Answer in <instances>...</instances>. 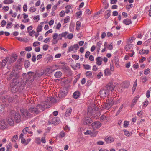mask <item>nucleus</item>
<instances>
[{
  "mask_svg": "<svg viewBox=\"0 0 151 151\" xmlns=\"http://www.w3.org/2000/svg\"><path fill=\"white\" fill-rule=\"evenodd\" d=\"M20 112L23 117L25 119H27L32 116L31 114L25 109L23 108L21 109Z\"/></svg>",
  "mask_w": 151,
  "mask_h": 151,
  "instance_id": "nucleus-1",
  "label": "nucleus"
},
{
  "mask_svg": "<svg viewBox=\"0 0 151 151\" xmlns=\"http://www.w3.org/2000/svg\"><path fill=\"white\" fill-rule=\"evenodd\" d=\"M10 115L14 116V118L16 122H19L21 120V116L19 112H16L12 110L10 112Z\"/></svg>",
  "mask_w": 151,
  "mask_h": 151,
  "instance_id": "nucleus-2",
  "label": "nucleus"
},
{
  "mask_svg": "<svg viewBox=\"0 0 151 151\" xmlns=\"http://www.w3.org/2000/svg\"><path fill=\"white\" fill-rule=\"evenodd\" d=\"M18 84H19V83L17 81H13L10 84V86L12 88L11 90L14 93L18 90Z\"/></svg>",
  "mask_w": 151,
  "mask_h": 151,
  "instance_id": "nucleus-3",
  "label": "nucleus"
},
{
  "mask_svg": "<svg viewBox=\"0 0 151 151\" xmlns=\"http://www.w3.org/2000/svg\"><path fill=\"white\" fill-rule=\"evenodd\" d=\"M8 127V124L5 122L4 119H0V128L3 129Z\"/></svg>",
  "mask_w": 151,
  "mask_h": 151,
  "instance_id": "nucleus-4",
  "label": "nucleus"
},
{
  "mask_svg": "<svg viewBox=\"0 0 151 151\" xmlns=\"http://www.w3.org/2000/svg\"><path fill=\"white\" fill-rule=\"evenodd\" d=\"M67 90L66 89L61 88L60 91L58 96L60 98L64 97L67 95Z\"/></svg>",
  "mask_w": 151,
  "mask_h": 151,
  "instance_id": "nucleus-5",
  "label": "nucleus"
},
{
  "mask_svg": "<svg viewBox=\"0 0 151 151\" xmlns=\"http://www.w3.org/2000/svg\"><path fill=\"white\" fill-rule=\"evenodd\" d=\"M47 103L46 101L40 102L39 104H38V109L42 110V111H44L47 108L46 106L47 105Z\"/></svg>",
  "mask_w": 151,
  "mask_h": 151,
  "instance_id": "nucleus-6",
  "label": "nucleus"
},
{
  "mask_svg": "<svg viewBox=\"0 0 151 151\" xmlns=\"http://www.w3.org/2000/svg\"><path fill=\"white\" fill-rule=\"evenodd\" d=\"M7 61L9 63H12L14 62L17 58V56L16 55H12L9 57L7 58Z\"/></svg>",
  "mask_w": 151,
  "mask_h": 151,
  "instance_id": "nucleus-7",
  "label": "nucleus"
},
{
  "mask_svg": "<svg viewBox=\"0 0 151 151\" xmlns=\"http://www.w3.org/2000/svg\"><path fill=\"white\" fill-rule=\"evenodd\" d=\"M93 129H99L101 126V124L99 122H96L93 123L91 124Z\"/></svg>",
  "mask_w": 151,
  "mask_h": 151,
  "instance_id": "nucleus-8",
  "label": "nucleus"
},
{
  "mask_svg": "<svg viewBox=\"0 0 151 151\" xmlns=\"http://www.w3.org/2000/svg\"><path fill=\"white\" fill-rule=\"evenodd\" d=\"M92 122V121L91 118L88 117L84 118L83 120V123L85 125L89 124Z\"/></svg>",
  "mask_w": 151,
  "mask_h": 151,
  "instance_id": "nucleus-9",
  "label": "nucleus"
},
{
  "mask_svg": "<svg viewBox=\"0 0 151 151\" xmlns=\"http://www.w3.org/2000/svg\"><path fill=\"white\" fill-rule=\"evenodd\" d=\"M107 92L106 89L103 88L102 89L100 90L98 93L101 95V96L102 97H105L106 96Z\"/></svg>",
  "mask_w": 151,
  "mask_h": 151,
  "instance_id": "nucleus-10",
  "label": "nucleus"
},
{
  "mask_svg": "<svg viewBox=\"0 0 151 151\" xmlns=\"http://www.w3.org/2000/svg\"><path fill=\"white\" fill-rule=\"evenodd\" d=\"M114 103V102L113 101L112 99H108L106 101V104H105L106 108H107L108 106L110 107L112 106Z\"/></svg>",
  "mask_w": 151,
  "mask_h": 151,
  "instance_id": "nucleus-11",
  "label": "nucleus"
},
{
  "mask_svg": "<svg viewBox=\"0 0 151 151\" xmlns=\"http://www.w3.org/2000/svg\"><path fill=\"white\" fill-rule=\"evenodd\" d=\"M112 86L113 84L112 83H109L104 88L106 89L108 92L111 90L112 91L114 90V88H112Z\"/></svg>",
  "mask_w": 151,
  "mask_h": 151,
  "instance_id": "nucleus-12",
  "label": "nucleus"
},
{
  "mask_svg": "<svg viewBox=\"0 0 151 151\" xmlns=\"http://www.w3.org/2000/svg\"><path fill=\"white\" fill-rule=\"evenodd\" d=\"M6 121L8 124L10 126H13L14 124V119L11 116L6 119Z\"/></svg>",
  "mask_w": 151,
  "mask_h": 151,
  "instance_id": "nucleus-13",
  "label": "nucleus"
},
{
  "mask_svg": "<svg viewBox=\"0 0 151 151\" xmlns=\"http://www.w3.org/2000/svg\"><path fill=\"white\" fill-rule=\"evenodd\" d=\"M105 141L107 143H110L113 142L114 140L113 137L107 136L105 137Z\"/></svg>",
  "mask_w": 151,
  "mask_h": 151,
  "instance_id": "nucleus-14",
  "label": "nucleus"
},
{
  "mask_svg": "<svg viewBox=\"0 0 151 151\" xmlns=\"http://www.w3.org/2000/svg\"><path fill=\"white\" fill-rule=\"evenodd\" d=\"M29 111L35 115L37 114V109L36 108L31 107L29 109Z\"/></svg>",
  "mask_w": 151,
  "mask_h": 151,
  "instance_id": "nucleus-15",
  "label": "nucleus"
},
{
  "mask_svg": "<svg viewBox=\"0 0 151 151\" xmlns=\"http://www.w3.org/2000/svg\"><path fill=\"white\" fill-rule=\"evenodd\" d=\"M103 58L101 57H98L96 59V64L99 66L100 65L102 64Z\"/></svg>",
  "mask_w": 151,
  "mask_h": 151,
  "instance_id": "nucleus-16",
  "label": "nucleus"
},
{
  "mask_svg": "<svg viewBox=\"0 0 151 151\" xmlns=\"http://www.w3.org/2000/svg\"><path fill=\"white\" fill-rule=\"evenodd\" d=\"M139 98V95H137L134 98L132 101V104H131V106L132 107L134 105V104L137 101L138 99Z\"/></svg>",
  "mask_w": 151,
  "mask_h": 151,
  "instance_id": "nucleus-17",
  "label": "nucleus"
},
{
  "mask_svg": "<svg viewBox=\"0 0 151 151\" xmlns=\"http://www.w3.org/2000/svg\"><path fill=\"white\" fill-rule=\"evenodd\" d=\"M123 22L124 24L126 25H129L132 24V22L131 20L128 19H124Z\"/></svg>",
  "mask_w": 151,
  "mask_h": 151,
  "instance_id": "nucleus-18",
  "label": "nucleus"
},
{
  "mask_svg": "<svg viewBox=\"0 0 151 151\" xmlns=\"http://www.w3.org/2000/svg\"><path fill=\"white\" fill-rule=\"evenodd\" d=\"M80 95V92L78 91H76L73 93V96L75 99H77L79 97Z\"/></svg>",
  "mask_w": 151,
  "mask_h": 151,
  "instance_id": "nucleus-19",
  "label": "nucleus"
},
{
  "mask_svg": "<svg viewBox=\"0 0 151 151\" xmlns=\"http://www.w3.org/2000/svg\"><path fill=\"white\" fill-rule=\"evenodd\" d=\"M62 75V73L60 71H58L55 72L54 76L56 78H60Z\"/></svg>",
  "mask_w": 151,
  "mask_h": 151,
  "instance_id": "nucleus-20",
  "label": "nucleus"
},
{
  "mask_svg": "<svg viewBox=\"0 0 151 151\" xmlns=\"http://www.w3.org/2000/svg\"><path fill=\"white\" fill-rule=\"evenodd\" d=\"M72 109L71 108H70L67 109L65 113V116L66 117L68 116L71 114V113L72 111Z\"/></svg>",
  "mask_w": 151,
  "mask_h": 151,
  "instance_id": "nucleus-21",
  "label": "nucleus"
},
{
  "mask_svg": "<svg viewBox=\"0 0 151 151\" xmlns=\"http://www.w3.org/2000/svg\"><path fill=\"white\" fill-rule=\"evenodd\" d=\"M104 73L106 76H110L111 74V73L109 68H106L104 70Z\"/></svg>",
  "mask_w": 151,
  "mask_h": 151,
  "instance_id": "nucleus-22",
  "label": "nucleus"
},
{
  "mask_svg": "<svg viewBox=\"0 0 151 151\" xmlns=\"http://www.w3.org/2000/svg\"><path fill=\"white\" fill-rule=\"evenodd\" d=\"M106 14L105 16V18L106 19H108L110 16L111 11L110 10H108L105 12Z\"/></svg>",
  "mask_w": 151,
  "mask_h": 151,
  "instance_id": "nucleus-23",
  "label": "nucleus"
},
{
  "mask_svg": "<svg viewBox=\"0 0 151 151\" xmlns=\"http://www.w3.org/2000/svg\"><path fill=\"white\" fill-rule=\"evenodd\" d=\"M30 65V62L29 60H26L24 61V65L26 68H27L29 67Z\"/></svg>",
  "mask_w": 151,
  "mask_h": 151,
  "instance_id": "nucleus-24",
  "label": "nucleus"
},
{
  "mask_svg": "<svg viewBox=\"0 0 151 151\" xmlns=\"http://www.w3.org/2000/svg\"><path fill=\"white\" fill-rule=\"evenodd\" d=\"M72 8V7L70 5H68L66 6L65 7V13L67 14L69 13L70 12V9H71Z\"/></svg>",
  "mask_w": 151,
  "mask_h": 151,
  "instance_id": "nucleus-25",
  "label": "nucleus"
},
{
  "mask_svg": "<svg viewBox=\"0 0 151 151\" xmlns=\"http://www.w3.org/2000/svg\"><path fill=\"white\" fill-rule=\"evenodd\" d=\"M6 147V151H11L12 148V147L11 144V143H9L8 145H7Z\"/></svg>",
  "mask_w": 151,
  "mask_h": 151,
  "instance_id": "nucleus-26",
  "label": "nucleus"
},
{
  "mask_svg": "<svg viewBox=\"0 0 151 151\" xmlns=\"http://www.w3.org/2000/svg\"><path fill=\"white\" fill-rule=\"evenodd\" d=\"M29 33V35L31 36H35V37L36 38L37 37V35H36V32L34 30H32L29 32H28Z\"/></svg>",
  "mask_w": 151,
  "mask_h": 151,
  "instance_id": "nucleus-27",
  "label": "nucleus"
},
{
  "mask_svg": "<svg viewBox=\"0 0 151 151\" xmlns=\"http://www.w3.org/2000/svg\"><path fill=\"white\" fill-rule=\"evenodd\" d=\"M14 1L12 0H4L3 1V3L5 4H8L13 2Z\"/></svg>",
  "mask_w": 151,
  "mask_h": 151,
  "instance_id": "nucleus-28",
  "label": "nucleus"
},
{
  "mask_svg": "<svg viewBox=\"0 0 151 151\" xmlns=\"http://www.w3.org/2000/svg\"><path fill=\"white\" fill-rule=\"evenodd\" d=\"M45 72H46V74L47 75H50L52 73L51 70L49 68H46L45 70Z\"/></svg>",
  "mask_w": 151,
  "mask_h": 151,
  "instance_id": "nucleus-29",
  "label": "nucleus"
},
{
  "mask_svg": "<svg viewBox=\"0 0 151 151\" xmlns=\"http://www.w3.org/2000/svg\"><path fill=\"white\" fill-rule=\"evenodd\" d=\"M27 74L29 76V79H28L26 80L27 81H29V79L32 76H34V73L33 72H32V71H30V72H28Z\"/></svg>",
  "mask_w": 151,
  "mask_h": 151,
  "instance_id": "nucleus-30",
  "label": "nucleus"
},
{
  "mask_svg": "<svg viewBox=\"0 0 151 151\" xmlns=\"http://www.w3.org/2000/svg\"><path fill=\"white\" fill-rule=\"evenodd\" d=\"M148 52L149 51L148 50H145L142 49V50H140L139 51V53L140 54H144L145 53L147 54L148 53Z\"/></svg>",
  "mask_w": 151,
  "mask_h": 151,
  "instance_id": "nucleus-31",
  "label": "nucleus"
},
{
  "mask_svg": "<svg viewBox=\"0 0 151 151\" xmlns=\"http://www.w3.org/2000/svg\"><path fill=\"white\" fill-rule=\"evenodd\" d=\"M140 79L143 83H145L146 82L147 80V77L146 76H142L141 77Z\"/></svg>",
  "mask_w": 151,
  "mask_h": 151,
  "instance_id": "nucleus-32",
  "label": "nucleus"
},
{
  "mask_svg": "<svg viewBox=\"0 0 151 151\" xmlns=\"http://www.w3.org/2000/svg\"><path fill=\"white\" fill-rule=\"evenodd\" d=\"M81 23L80 21H78L76 23V29L77 30H78L80 29L81 27Z\"/></svg>",
  "mask_w": 151,
  "mask_h": 151,
  "instance_id": "nucleus-33",
  "label": "nucleus"
},
{
  "mask_svg": "<svg viewBox=\"0 0 151 151\" xmlns=\"http://www.w3.org/2000/svg\"><path fill=\"white\" fill-rule=\"evenodd\" d=\"M8 61L7 58H6L5 59L3 60L2 61L1 65L3 66H5Z\"/></svg>",
  "mask_w": 151,
  "mask_h": 151,
  "instance_id": "nucleus-34",
  "label": "nucleus"
},
{
  "mask_svg": "<svg viewBox=\"0 0 151 151\" xmlns=\"http://www.w3.org/2000/svg\"><path fill=\"white\" fill-rule=\"evenodd\" d=\"M70 20V17L69 16H67L65 19L64 20V22L65 23H66L69 22Z\"/></svg>",
  "mask_w": 151,
  "mask_h": 151,
  "instance_id": "nucleus-35",
  "label": "nucleus"
},
{
  "mask_svg": "<svg viewBox=\"0 0 151 151\" xmlns=\"http://www.w3.org/2000/svg\"><path fill=\"white\" fill-rule=\"evenodd\" d=\"M52 123L54 125H56L58 123V122L57 120V119L56 117H54L52 119Z\"/></svg>",
  "mask_w": 151,
  "mask_h": 151,
  "instance_id": "nucleus-36",
  "label": "nucleus"
},
{
  "mask_svg": "<svg viewBox=\"0 0 151 151\" xmlns=\"http://www.w3.org/2000/svg\"><path fill=\"white\" fill-rule=\"evenodd\" d=\"M92 73L91 71H87L86 72L85 74L86 76L89 77L92 75Z\"/></svg>",
  "mask_w": 151,
  "mask_h": 151,
  "instance_id": "nucleus-37",
  "label": "nucleus"
},
{
  "mask_svg": "<svg viewBox=\"0 0 151 151\" xmlns=\"http://www.w3.org/2000/svg\"><path fill=\"white\" fill-rule=\"evenodd\" d=\"M43 135L44 137H43L41 138V141L42 143H45L46 142L45 136H46V134L44 133Z\"/></svg>",
  "mask_w": 151,
  "mask_h": 151,
  "instance_id": "nucleus-38",
  "label": "nucleus"
},
{
  "mask_svg": "<svg viewBox=\"0 0 151 151\" xmlns=\"http://www.w3.org/2000/svg\"><path fill=\"white\" fill-rule=\"evenodd\" d=\"M18 136L17 135L14 136L12 138V141L13 142H15L17 140Z\"/></svg>",
  "mask_w": 151,
  "mask_h": 151,
  "instance_id": "nucleus-39",
  "label": "nucleus"
},
{
  "mask_svg": "<svg viewBox=\"0 0 151 151\" xmlns=\"http://www.w3.org/2000/svg\"><path fill=\"white\" fill-rule=\"evenodd\" d=\"M28 130H29V128L28 127H26L23 129L22 132L24 134H26L28 132Z\"/></svg>",
  "mask_w": 151,
  "mask_h": 151,
  "instance_id": "nucleus-40",
  "label": "nucleus"
},
{
  "mask_svg": "<svg viewBox=\"0 0 151 151\" xmlns=\"http://www.w3.org/2000/svg\"><path fill=\"white\" fill-rule=\"evenodd\" d=\"M61 68L64 70H69V67L68 66L65 65H64L61 67Z\"/></svg>",
  "mask_w": 151,
  "mask_h": 151,
  "instance_id": "nucleus-41",
  "label": "nucleus"
},
{
  "mask_svg": "<svg viewBox=\"0 0 151 151\" xmlns=\"http://www.w3.org/2000/svg\"><path fill=\"white\" fill-rule=\"evenodd\" d=\"M83 66L84 67V69L86 70H89L91 68V66L88 64H83Z\"/></svg>",
  "mask_w": 151,
  "mask_h": 151,
  "instance_id": "nucleus-42",
  "label": "nucleus"
},
{
  "mask_svg": "<svg viewBox=\"0 0 151 151\" xmlns=\"http://www.w3.org/2000/svg\"><path fill=\"white\" fill-rule=\"evenodd\" d=\"M12 22H9L7 24L6 28L7 29H9L11 28L12 27Z\"/></svg>",
  "mask_w": 151,
  "mask_h": 151,
  "instance_id": "nucleus-43",
  "label": "nucleus"
},
{
  "mask_svg": "<svg viewBox=\"0 0 151 151\" xmlns=\"http://www.w3.org/2000/svg\"><path fill=\"white\" fill-rule=\"evenodd\" d=\"M150 71V69L149 68H147L144 70V73L145 75H147L149 73Z\"/></svg>",
  "mask_w": 151,
  "mask_h": 151,
  "instance_id": "nucleus-44",
  "label": "nucleus"
},
{
  "mask_svg": "<svg viewBox=\"0 0 151 151\" xmlns=\"http://www.w3.org/2000/svg\"><path fill=\"white\" fill-rule=\"evenodd\" d=\"M6 24V22L5 20H3L1 23V25L2 27H4Z\"/></svg>",
  "mask_w": 151,
  "mask_h": 151,
  "instance_id": "nucleus-45",
  "label": "nucleus"
},
{
  "mask_svg": "<svg viewBox=\"0 0 151 151\" xmlns=\"http://www.w3.org/2000/svg\"><path fill=\"white\" fill-rule=\"evenodd\" d=\"M124 134L126 136L129 137L130 135V133L128 131L125 130H124Z\"/></svg>",
  "mask_w": 151,
  "mask_h": 151,
  "instance_id": "nucleus-46",
  "label": "nucleus"
},
{
  "mask_svg": "<svg viewBox=\"0 0 151 151\" xmlns=\"http://www.w3.org/2000/svg\"><path fill=\"white\" fill-rule=\"evenodd\" d=\"M73 35L72 33H70L67 36V38H68L69 39H71L73 37Z\"/></svg>",
  "mask_w": 151,
  "mask_h": 151,
  "instance_id": "nucleus-47",
  "label": "nucleus"
},
{
  "mask_svg": "<svg viewBox=\"0 0 151 151\" xmlns=\"http://www.w3.org/2000/svg\"><path fill=\"white\" fill-rule=\"evenodd\" d=\"M32 50V48L31 46L27 47L25 48V50L29 52Z\"/></svg>",
  "mask_w": 151,
  "mask_h": 151,
  "instance_id": "nucleus-48",
  "label": "nucleus"
},
{
  "mask_svg": "<svg viewBox=\"0 0 151 151\" xmlns=\"http://www.w3.org/2000/svg\"><path fill=\"white\" fill-rule=\"evenodd\" d=\"M72 57L73 58H74L76 60H78L79 58V55H72Z\"/></svg>",
  "mask_w": 151,
  "mask_h": 151,
  "instance_id": "nucleus-49",
  "label": "nucleus"
},
{
  "mask_svg": "<svg viewBox=\"0 0 151 151\" xmlns=\"http://www.w3.org/2000/svg\"><path fill=\"white\" fill-rule=\"evenodd\" d=\"M18 40L20 41H25V39H26V38L24 37L23 38H21V37H17L16 38Z\"/></svg>",
  "mask_w": 151,
  "mask_h": 151,
  "instance_id": "nucleus-50",
  "label": "nucleus"
},
{
  "mask_svg": "<svg viewBox=\"0 0 151 151\" xmlns=\"http://www.w3.org/2000/svg\"><path fill=\"white\" fill-rule=\"evenodd\" d=\"M48 47L49 46L48 45L46 44L44 45L43 46V50H44L46 51L47 50Z\"/></svg>",
  "mask_w": 151,
  "mask_h": 151,
  "instance_id": "nucleus-51",
  "label": "nucleus"
},
{
  "mask_svg": "<svg viewBox=\"0 0 151 151\" xmlns=\"http://www.w3.org/2000/svg\"><path fill=\"white\" fill-rule=\"evenodd\" d=\"M129 122L128 121H125L124 122V126L125 127H128Z\"/></svg>",
  "mask_w": 151,
  "mask_h": 151,
  "instance_id": "nucleus-52",
  "label": "nucleus"
},
{
  "mask_svg": "<svg viewBox=\"0 0 151 151\" xmlns=\"http://www.w3.org/2000/svg\"><path fill=\"white\" fill-rule=\"evenodd\" d=\"M92 132L91 131L87 130L86 132L84 133L85 135L90 134L91 135L92 134Z\"/></svg>",
  "mask_w": 151,
  "mask_h": 151,
  "instance_id": "nucleus-53",
  "label": "nucleus"
},
{
  "mask_svg": "<svg viewBox=\"0 0 151 151\" xmlns=\"http://www.w3.org/2000/svg\"><path fill=\"white\" fill-rule=\"evenodd\" d=\"M77 16L79 18L80 17V16L82 14V11H79L78 12L76 13Z\"/></svg>",
  "mask_w": 151,
  "mask_h": 151,
  "instance_id": "nucleus-54",
  "label": "nucleus"
},
{
  "mask_svg": "<svg viewBox=\"0 0 151 151\" xmlns=\"http://www.w3.org/2000/svg\"><path fill=\"white\" fill-rule=\"evenodd\" d=\"M73 49V46H71L69 47L68 49L67 52L69 53L71 51H72Z\"/></svg>",
  "mask_w": 151,
  "mask_h": 151,
  "instance_id": "nucleus-55",
  "label": "nucleus"
},
{
  "mask_svg": "<svg viewBox=\"0 0 151 151\" xmlns=\"http://www.w3.org/2000/svg\"><path fill=\"white\" fill-rule=\"evenodd\" d=\"M60 135L61 137H63L65 136V133L63 131H62L60 133Z\"/></svg>",
  "mask_w": 151,
  "mask_h": 151,
  "instance_id": "nucleus-56",
  "label": "nucleus"
},
{
  "mask_svg": "<svg viewBox=\"0 0 151 151\" xmlns=\"http://www.w3.org/2000/svg\"><path fill=\"white\" fill-rule=\"evenodd\" d=\"M90 52L89 51H87L85 55V57L86 58H88V57L90 55Z\"/></svg>",
  "mask_w": 151,
  "mask_h": 151,
  "instance_id": "nucleus-57",
  "label": "nucleus"
},
{
  "mask_svg": "<svg viewBox=\"0 0 151 151\" xmlns=\"http://www.w3.org/2000/svg\"><path fill=\"white\" fill-rule=\"evenodd\" d=\"M32 28H33V27L32 26H30L28 27H27V32H29L31 31L32 30Z\"/></svg>",
  "mask_w": 151,
  "mask_h": 151,
  "instance_id": "nucleus-58",
  "label": "nucleus"
},
{
  "mask_svg": "<svg viewBox=\"0 0 151 151\" xmlns=\"http://www.w3.org/2000/svg\"><path fill=\"white\" fill-rule=\"evenodd\" d=\"M68 34V32H63L62 33V35H63V37L65 38H67V37H66V35Z\"/></svg>",
  "mask_w": 151,
  "mask_h": 151,
  "instance_id": "nucleus-59",
  "label": "nucleus"
},
{
  "mask_svg": "<svg viewBox=\"0 0 151 151\" xmlns=\"http://www.w3.org/2000/svg\"><path fill=\"white\" fill-rule=\"evenodd\" d=\"M65 15V12L64 11H62L60 13V16L61 17H63Z\"/></svg>",
  "mask_w": 151,
  "mask_h": 151,
  "instance_id": "nucleus-60",
  "label": "nucleus"
},
{
  "mask_svg": "<svg viewBox=\"0 0 151 151\" xmlns=\"http://www.w3.org/2000/svg\"><path fill=\"white\" fill-rule=\"evenodd\" d=\"M23 10L24 11H26L27 9V5L26 4H24V5L23 6Z\"/></svg>",
  "mask_w": 151,
  "mask_h": 151,
  "instance_id": "nucleus-61",
  "label": "nucleus"
},
{
  "mask_svg": "<svg viewBox=\"0 0 151 151\" xmlns=\"http://www.w3.org/2000/svg\"><path fill=\"white\" fill-rule=\"evenodd\" d=\"M21 142L22 144H24L25 145L26 143V140L24 138H22L21 139Z\"/></svg>",
  "mask_w": 151,
  "mask_h": 151,
  "instance_id": "nucleus-62",
  "label": "nucleus"
},
{
  "mask_svg": "<svg viewBox=\"0 0 151 151\" xmlns=\"http://www.w3.org/2000/svg\"><path fill=\"white\" fill-rule=\"evenodd\" d=\"M103 76V74H102V73L101 72H100L98 74H97V77L99 79L101 77V76Z\"/></svg>",
  "mask_w": 151,
  "mask_h": 151,
  "instance_id": "nucleus-63",
  "label": "nucleus"
},
{
  "mask_svg": "<svg viewBox=\"0 0 151 151\" xmlns=\"http://www.w3.org/2000/svg\"><path fill=\"white\" fill-rule=\"evenodd\" d=\"M58 36V34L57 33H55L53 35V38L54 40H55Z\"/></svg>",
  "mask_w": 151,
  "mask_h": 151,
  "instance_id": "nucleus-64",
  "label": "nucleus"
}]
</instances>
